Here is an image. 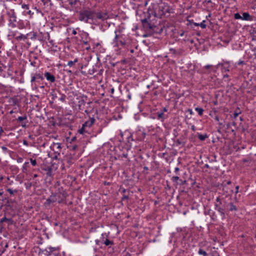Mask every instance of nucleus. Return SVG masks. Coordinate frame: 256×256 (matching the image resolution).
Returning <instances> with one entry per match:
<instances>
[{"mask_svg":"<svg viewBox=\"0 0 256 256\" xmlns=\"http://www.w3.org/2000/svg\"><path fill=\"white\" fill-rule=\"evenodd\" d=\"M77 1H69V4L71 6L76 4Z\"/></svg>","mask_w":256,"mask_h":256,"instance_id":"52","label":"nucleus"},{"mask_svg":"<svg viewBox=\"0 0 256 256\" xmlns=\"http://www.w3.org/2000/svg\"><path fill=\"white\" fill-rule=\"evenodd\" d=\"M198 253V254L202 255V256H208V254L202 248H200Z\"/></svg>","mask_w":256,"mask_h":256,"instance_id":"30","label":"nucleus"},{"mask_svg":"<svg viewBox=\"0 0 256 256\" xmlns=\"http://www.w3.org/2000/svg\"><path fill=\"white\" fill-rule=\"evenodd\" d=\"M50 1H40V5L43 8L45 9V11L48 12L50 10L49 8V2Z\"/></svg>","mask_w":256,"mask_h":256,"instance_id":"17","label":"nucleus"},{"mask_svg":"<svg viewBox=\"0 0 256 256\" xmlns=\"http://www.w3.org/2000/svg\"><path fill=\"white\" fill-rule=\"evenodd\" d=\"M108 18L109 16L107 12H95L94 11V22H97L98 20L104 21Z\"/></svg>","mask_w":256,"mask_h":256,"instance_id":"6","label":"nucleus"},{"mask_svg":"<svg viewBox=\"0 0 256 256\" xmlns=\"http://www.w3.org/2000/svg\"><path fill=\"white\" fill-rule=\"evenodd\" d=\"M22 8L24 9L28 10V4H22Z\"/></svg>","mask_w":256,"mask_h":256,"instance_id":"51","label":"nucleus"},{"mask_svg":"<svg viewBox=\"0 0 256 256\" xmlns=\"http://www.w3.org/2000/svg\"><path fill=\"white\" fill-rule=\"evenodd\" d=\"M94 72V68H92V70H90L89 73L90 74H93Z\"/></svg>","mask_w":256,"mask_h":256,"instance_id":"58","label":"nucleus"},{"mask_svg":"<svg viewBox=\"0 0 256 256\" xmlns=\"http://www.w3.org/2000/svg\"><path fill=\"white\" fill-rule=\"evenodd\" d=\"M180 170V169L176 167L174 168V172H178Z\"/></svg>","mask_w":256,"mask_h":256,"instance_id":"63","label":"nucleus"},{"mask_svg":"<svg viewBox=\"0 0 256 256\" xmlns=\"http://www.w3.org/2000/svg\"><path fill=\"white\" fill-rule=\"evenodd\" d=\"M38 176V175L37 174H34L32 176V179H34Z\"/></svg>","mask_w":256,"mask_h":256,"instance_id":"62","label":"nucleus"},{"mask_svg":"<svg viewBox=\"0 0 256 256\" xmlns=\"http://www.w3.org/2000/svg\"><path fill=\"white\" fill-rule=\"evenodd\" d=\"M128 198V194H124L122 197V200L124 201L125 200H127Z\"/></svg>","mask_w":256,"mask_h":256,"instance_id":"48","label":"nucleus"},{"mask_svg":"<svg viewBox=\"0 0 256 256\" xmlns=\"http://www.w3.org/2000/svg\"><path fill=\"white\" fill-rule=\"evenodd\" d=\"M78 132L80 134H84L85 133H88V130H86V128L82 125V127L78 130Z\"/></svg>","mask_w":256,"mask_h":256,"instance_id":"29","label":"nucleus"},{"mask_svg":"<svg viewBox=\"0 0 256 256\" xmlns=\"http://www.w3.org/2000/svg\"><path fill=\"white\" fill-rule=\"evenodd\" d=\"M216 201L214 209L220 214L222 218H224L225 217V213L226 212V208L228 207V202L224 198H220V196L216 198Z\"/></svg>","mask_w":256,"mask_h":256,"instance_id":"2","label":"nucleus"},{"mask_svg":"<svg viewBox=\"0 0 256 256\" xmlns=\"http://www.w3.org/2000/svg\"><path fill=\"white\" fill-rule=\"evenodd\" d=\"M56 202V200L54 199V197L53 196H51L50 198H48L46 202H44V204L46 206L50 205L51 203H53Z\"/></svg>","mask_w":256,"mask_h":256,"instance_id":"22","label":"nucleus"},{"mask_svg":"<svg viewBox=\"0 0 256 256\" xmlns=\"http://www.w3.org/2000/svg\"><path fill=\"white\" fill-rule=\"evenodd\" d=\"M236 206L234 205V204L232 202H228V207L226 208V211L229 212H236L237 210Z\"/></svg>","mask_w":256,"mask_h":256,"instance_id":"16","label":"nucleus"},{"mask_svg":"<svg viewBox=\"0 0 256 256\" xmlns=\"http://www.w3.org/2000/svg\"><path fill=\"white\" fill-rule=\"evenodd\" d=\"M44 76L48 81L50 82L51 83L55 82L56 78L50 72H46L44 73Z\"/></svg>","mask_w":256,"mask_h":256,"instance_id":"14","label":"nucleus"},{"mask_svg":"<svg viewBox=\"0 0 256 256\" xmlns=\"http://www.w3.org/2000/svg\"><path fill=\"white\" fill-rule=\"evenodd\" d=\"M212 66V65H210V64H208V65H206L204 68L206 69H208L210 68H211Z\"/></svg>","mask_w":256,"mask_h":256,"instance_id":"57","label":"nucleus"},{"mask_svg":"<svg viewBox=\"0 0 256 256\" xmlns=\"http://www.w3.org/2000/svg\"><path fill=\"white\" fill-rule=\"evenodd\" d=\"M141 22L144 29L150 32L154 24L148 21V19L146 18L142 20Z\"/></svg>","mask_w":256,"mask_h":256,"instance_id":"9","label":"nucleus"},{"mask_svg":"<svg viewBox=\"0 0 256 256\" xmlns=\"http://www.w3.org/2000/svg\"><path fill=\"white\" fill-rule=\"evenodd\" d=\"M251 36L252 37V40L256 41V29L254 28L251 32Z\"/></svg>","mask_w":256,"mask_h":256,"instance_id":"32","label":"nucleus"},{"mask_svg":"<svg viewBox=\"0 0 256 256\" xmlns=\"http://www.w3.org/2000/svg\"><path fill=\"white\" fill-rule=\"evenodd\" d=\"M86 102L84 100H81L78 102V107L80 110H84L85 109Z\"/></svg>","mask_w":256,"mask_h":256,"instance_id":"19","label":"nucleus"},{"mask_svg":"<svg viewBox=\"0 0 256 256\" xmlns=\"http://www.w3.org/2000/svg\"><path fill=\"white\" fill-rule=\"evenodd\" d=\"M198 138L202 141L204 140L206 138H208V136L207 134H198Z\"/></svg>","mask_w":256,"mask_h":256,"instance_id":"25","label":"nucleus"},{"mask_svg":"<svg viewBox=\"0 0 256 256\" xmlns=\"http://www.w3.org/2000/svg\"><path fill=\"white\" fill-rule=\"evenodd\" d=\"M238 112L236 111L234 114V118H236L237 116L241 113V112L240 111L238 108Z\"/></svg>","mask_w":256,"mask_h":256,"instance_id":"38","label":"nucleus"},{"mask_svg":"<svg viewBox=\"0 0 256 256\" xmlns=\"http://www.w3.org/2000/svg\"><path fill=\"white\" fill-rule=\"evenodd\" d=\"M95 122V119L94 118H90L89 120L86 121L84 124H82V126L85 127L86 130L90 128V127L94 124Z\"/></svg>","mask_w":256,"mask_h":256,"instance_id":"15","label":"nucleus"},{"mask_svg":"<svg viewBox=\"0 0 256 256\" xmlns=\"http://www.w3.org/2000/svg\"><path fill=\"white\" fill-rule=\"evenodd\" d=\"M30 162H31V164L33 166H36L37 164V162H36V160H33L32 158H30Z\"/></svg>","mask_w":256,"mask_h":256,"instance_id":"44","label":"nucleus"},{"mask_svg":"<svg viewBox=\"0 0 256 256\" xmlns=\"http://www.w3.org/2000/svg\"><path fill=\"white\" fill-rule=\"evenodd\" d=\"M44 79V78L42 73H36L35 74L32 75L30 80L32 86H34L35 88H37V84H40V81Z\"/></svg>","mask_w":256,"mask_h":256,"instance_id":"5","label":"nucleus"},{"mask_svg":"<svg viewBox=\"0 0 256 256\" xmlns=\"http://www.w3.org/2000/svg\"><path fill=\"white\" fill-rule=\"evenodd\" d=\"M27 118L26 116H19L16 119L18 122H22Z\"/></svg>","mask_w":256,"mask_h":256,"instance_id":"42","label":"nucleus"},{"mask_svg":"<svg viewBox=\"0 0 256 256\" xmlns=\"http://www.w3.org/2000/svg\"><path fill=\"white\" fill-rule=\"evenodd\" d=\"M240 188V186H237L236 187V194H237L238 192V189Z\"/></svg>","mask_w":256,"mask_h":256,"instance_id":"54","label":"nucleus"},{"mask_svg":"<svg viewBox=\"0 0 256 256\" xmlns=\"http://www.w3.org/2000/svg\"><path fill=\"white\" fill-rule=\"evenodd\" d=\"M244 63V61H242V60H240L238 62V65H240V64H243Z\"/></svg>","mask_w":256,"mask_h":256,"instance_id":"60","label":"nucleus"},{"mask_svg":"<svg viewBox=\"0 0 256 256\" xmlns=\"http://www.w3.org/2000/svg\"><path fill=\"white\" fill-rule=\"evenodd\" d=\"M26 188L27 190H29L32 186V183L31 182H27L25 183Z\"/></svg>","mask_w":256,"mask_h":256,"instance_id":"45","label":"nucleus"},{"mask_svg":"<svg viewBox=\"0 0 256 256\" xmlns=\"http://www.w3.org/2000/svg\"><path fill=\"white\" fill-rule=\"evenodd\" d=\"M96 244L97 246H100L101 243V241L100 240H95Z\"/></svg>","mask_w":256,"mask_h":256,"instance_id":"50","label":"nucleus"},{"mask_svg":"<svg viewBox=\"0 0 256 256\" xmlns=\"http://www.w3.org/2000/svg\"><path fill=\"white\" fill-rule=\"evenodd\" d=\"M4 176L2 175H0V182L3 180Z\"/></svg>","mask_w":256,"mask_h":256,"instance_id":"64","label":"nucleus"},{"mask_svg":"<svg viewBox=\"0 0 256 256\" xmlns=\"http://www.w3.org/2000/svg\"><path fill=\"white\" fill-rule=\"evenodd\" d=\"M138 134H140L142 135V136L140 138H138L139 140H143L144 138L146 136V134L145 132H140L138 133Z\"/></svg>","mask_w":256,"mask_h":256,"instance_id":"36","label":"nucleus"},{"mask_svg":"<svg viewBox=\"0 0 256 256\" xmlns=\"http://www.w3.org/2000/svg\"><path fill=\"white\" fill-rule=\"evenodd\" d=\"M23 144L24 145L26 146H28V142L26 140H23Z\"/></svg>","mask_w":256,"mask_h":256,"instance_id":"53","label":"nucleus"},{"mask_svg":"<svg viewBox=\"0 0 256 256\" xmlns=\"http://www.w3.org/2000/svg\"><path fill=\"white\" fill-rule=\"evenodd\" d=\"M84 113L86 114H88L90 113V111H89L87 109H84Z\"/></svg>","mask_w":256,"mask_h":256,"instance_id":"55","label":"nucleus"},{"mask_svg":"<svg viewBox=\"0 0 256 256\" xmlns=\"http://www.w3.org/2000/svg\"><path fill=\"white\" fill-rule=\"evenodd\" d=\"M196 111L200 116H202L204 112V110L202 108L197 107L195 108Z\"/></svg>","mask_w":256,"mask_h":256,"instance_id":"34","label":"nucleus"},{"mask_svg":"<svg viewBox=\"0 0 256 256\" xmlns=\"http://www.w3.org/2000/svg\"><path fill=\"white\" fill-rule=\"evenodd\" d=\"M18 27L19 29H24L26 28L24 22L22 20L18 22Z\"/></svg>","mask_w":256,"mask_h":256,"instance_id":"27","label":"nucleus"},{"mask_svg":"<svg viewBox=\"0 0 256 256\" xmlns=\"http://www.w3.org/2000/svg\"><path fill=\"white\" fill-rule=\"evenodd\" d=\"M106 234H102L100 238V240L102 244H103V241L102 240L104 241V240H106Z\"/></svg>","mask_w":256,"mask_h":256,"instance_id":"39","label":"nucleus"},{"mask_svg":"<svg viewBox=\"0 0 256 256\" xmlns=\"http://www.w3.org/2000/svg\"><path fill=\"white\" fill-rule=\"evenodd\" d=\"M191 129L194 131V132L196 130V127L194 125H192V126H191Z\"/></svg>","mask_w":256,"mask_h":256,"instance_id":"59","label":"nucleus"},{"mask_svg":"<svg viewBox=\"0 0 256 256\" xmlns=\"http://www.w3.org/2000/svg\"><path fill=\"white\" fill-rule=\"evenodd\" d=\"M220 66L222 68V72H228L230 70V65L228 62H225L223 60L222 62L218 63L216 65V68H218Z\"/></svg>","mask_w":256,"mask_h":256,"instance_id":"10","label":"nucleus"},{"mask_svg":"<svg viewBox=\"0 0 256 256\" xmlns=\"http://www.w3.org/2000/svg\"><path fill=\"white\" fill-rule=\"evenodd\" d=\"M234 18L236 20H242V16L239 13H236L234 14Z\"/></svg>","mask_w":256,"mask_h":256,"instance_id":"37","label":"nucleus"},{"mask_svg":"<svg viewBox=\"0 0 256 256\" xmlns=\"http://www.w3.org/2000/svg\"><path fill=\"white\" fill-rule=\"evenodd\" d=\"M10 220H11V219L7 218L6 216H4L0 220V222L1 223H2V222H9Z\"/></svg>","mask_w":256,"mask_h":256,"instance_id":"43","label":"nucleus"},{"mask_svg":"<svg viewBox=\"0 0 256 256\" xmlns=\"http://www.w3.org/2000/svg\"><path fill=\"white\" fill-rule=\"evenodd\" d=\"M54 197V199L56 200V202H58L59 204L63 202L66 197V192H59L55 195L53 196Z\"/></svg>","mask_w":256,"mask_h":256,"instance_id":"8","label":"nucleus"},{"mask_svg":"<svg viewBox=\"0 0 256 256\" xmlns=\"http://www.w3.org/2000/svg\"><path fill=\"white\" fill-rule=\"evenodd\" d=\"M2 149L3 151V152L4 153H8L10 152V150H8V148L5 146H2Z\"/></svg>","mask_w":256,"mask_h":256,"instance_id":"47","label":"nucleus"},{"mask_svg":"<svg viewBox=\"0 0 256 256\" xmlns=\"http://www.w3.org/2000/svg\"><path fill=\"white\" fill-rule=\"evenodd\" d=\"M158 119L161 121H164L166 118L162 111H158L157 112Z\"/></svg>","mask_w":256,"mask_h":256,"instance_id":"21","label":"nucleus"},{"mask_svg":"<svg viewBox=\"0 0 256 256\" xmlns=\"http://www.w3.org/2000/svg\"><path fill=\"white\" fill-rule=\"evenodd\" d=\"M26 34L28 36V38H30L32 40H35L36 39V34L35 32H32L28 33Z\"/></svg>","mask_w":256,"mask_h":256,"instance_id":"23","label":"nucleus"},{"mask_svg":"<svg viewBox=\"0 0 256 256\" xmlns=\"http://www.w3.org/2000/svg\"><path fill=\"white\" fill-rule=\"evenodd\" d=\"M108 236H106V238L104 241H103V244H105L106 246H108L109 248H110L111 246L114 244V242L112 240H110L108 238Z\"/></svg>","mask_w":256,"mask_h":256,"instance_id":"20","label":"nucleus"},{"mask_svg":"<svg viewBox=\"0 0 256 256\" xmlns=\"http://www.w3.org/2000/svg\"><path fill=\"white\" fill-rule=\"evenodd\" d=\"M164 28V26L162 24H158L157 25L154 24L150 33L160 34L162 32Z\"/></svg>","mask_w":256,"mask_h":256,"instance_id":"7","label":"nucleus"},{"mask_svg":"<svg viewBox=\"0 0 256 256\" xmlns=\"http://www.w3.org/2000/svg\"><path fill=\"white\" fill-rule=\"evenodd\" d=\"M16 17L14 14H12L10 16L9 20V26L12 28H15L16 26Z\"/></svg>","mask_w":256,"mask_h":256,"instance_id":"13","label":"nucleus"},{"mask_svg":"<svg viewBox=\"0 0 256 256\" xmlns=\"http://www.w3.org/2000/svg\"><path fill=\"white\" fill-rule=\"evenodd\" d=\"M78 62V59L77 58H76L73 61H68L66 66H69L70 67H72L74 66V64Z\"/></svg>","mask_w":256,"mask_h":256,"instance_id":"28","label":"nucleus"},{"mask_svg":"<svg viewBox=\"0 0 256 256\" xmlns=\"http://www.w3.org/2000/svg\"><path fill=\"white\" fill-rule=\"evenodd\" d=\"M242 20L251 21L252 20V17L249 14L248 12H243Z\"/></svg>","mask_w":256,"mask_h":256,"instance_id":"18","label":"nucleus"},{"mask_svg":"<svg viewBox=\"0 0 256 256\" xmlns=\"http://www.w3.org/2000/svg\"><path fill=\"white\" fill-rule=\"evenodd\" d=\"M29 162H25L22 167V172H26L27 171V168L29 166Z\"/></svg>","mask_w":256,"mask_h":256,"instance_id":"31","label":"nucleus"},{"mask_svg":"<svg viewBox=\"0 0 256 256\" xmlns=\"http://www.w3.org/2000/svg\"><path fill=\"white\" fill-rule=\"evenodd\" d=\"M10 102L11 105H12L13 106H16L18 105V98L16 97H14V98H11L10 100Z\"/></svg>","mask_w":256,"mask_h":256,"instance_id":"24","label":"nucleus"},{"mask_svg":"<svg viewBox=\"0 0 256 256\" xmlns=\"http://www.w3.org/2000/svg\"><path fill=\"white\" fill-rule=\"evenodd\" d=\"M16 39L18 40H23L24 41L25 40L28 39L27 34L24 35L22 34H20L19 36L16 37Z\"/></svg>","mask_w":256,"mask_h":256,"instance_id":"26","label":"nucleus"},{"mask_svg":"<svg viewBox=\"0 0 256 256\" xmlns=\"http://www.w3.org/2000/svg\"><path fill=\"white\" fill-rule=\"evenodd\" d=\"M48 248V250H50V252H52L56 250H57L58 249V248H56V247H52V246H50Z\"/></svg>","mask_w":256,"mask_h":256,"instance_id":"46","label":"nucleus"},{"mask_svg":"<svg viewBox=\"0 0 256 256\" xmlns=\"http://www.w3.org/2000/svg\"><path fill=\"white\" fill-rule=\"evenodd\" d=\"M46 172V178L51 180L52 179L53 174L52 168L50 166H48L44 169Z\"/></svg>","mask_w":256,"mask_h":256,"instance_id":"12","label":"nucleus"},{"mask_svg":"<svg viewBox=\"0 0 256 256\" xmlns=\"http://www.w3.org/2000/svg\"><path fill=\"white\" fill-rule=\"evenodd\" d=\"M117 31L115 30V36L114 38V42L115 44L114 46L118 47L120 46L125 48L126 45V40L124 34H116Z\"/></svg>","mask_w":256,"mask_h":256,"instance_id":"4","label":"nucleus"},{"mask_svg":"<svg viewBox=\"0 0 256 256\" xmlns=\"http://www.w3.org/2000/svg\"><path fill=\"white\" fill-rule=\"evenodd\" d=\"M50 148L54 152V153L56 154H58V155L59 156L62 150L61 144L59 142H54L50 146Z\"/></svg>","mask_w":256,"mask_h":256,"instance_id":"11","label":"nucleus"},{"mask_svg":"<svg viewBox=\"0 0 256 256\" xmlns=\"http://www.w3.org/2000/svg\"><path fill=\"white\" fill-rule=\"evenodd\" d=\"M22 160H23L22 158H18V159L17 162H22Z\"/></svg>","mask_w":256,"mask_h":256,"instance_id":"56","label":"nucleus"},{"mask_svg":"<svg viewBox=\"0 0 256 256\" xmlns=\"http://www.w3.org/2000/svg\"><path fill=\"white\" fill-rule=\"evenodd\" d=\"M128 156V154H122V156L125 158H126Z\"/></svg>","mask_w":256,"mask_h":256,"instance_id":"61","label":"nucleus"},{"mask_svg":"<svg viewBox=\"0 0 256 256\" xmlns=\"http://www.w3.org/2000/svg\"><path fill=\"white\" fill-rule=\"evenodd\" d=\"M206 20H203L202 22L200 23V26L202 28H205L206 26V24H205Z\"/></svg>","mask_w":256,"mask_h":256,"instance_id":"40","label":"nucleus"},{"mask_svg":"<svg viewBox=\"0 0 256 256\" xmlns=\"http://www.w3.org/2000/svg\"><path fill=\"white\" fill-rule=\"evenodd\" d=\"M148 10L150 14H154L156 17L160 16L166 12H170L168 6L162 1H159V2L156 1L152 3L151 6L148 8Z\"/></svg>","mask_w":256,"mask_h":256,"instance_id":"1","label":"nucleus"},{"mask_svg":"<svg viewBox=\"0 0 256 256\" xmlns=\"http://www.w3.org/2000/svg\"><path fill=\"white\" fill-rule=\"evenodd\" d=\"M79 20L85 22L94 23V11L84 10L79 13Z\"/></svg>","mask_w":256,"mask_h":256,"instance_id":"3","label":"nucleus"},{"mask_svg":"<svg viewBox=\"0 0 256 256\" xmlns=\"http://www.w3.org/2000/svg\"><path fill=\"white\" fill-rule=\"evenodd\" d=\"M179 180V177L178 176H174L172 177V180L174 182H176L178 180Z\"/></svg>","mask_w":256,"mask_h":256,"instance_id":"49","label":"nucleus"},{"mask_svg":"<svg viewBox=\"0 0 256 256\" xmlns=\"http://www.w3.org/2000/svg\"><path fill=\"white\" fill-rule=\"evenodd\" d=\"M66 96L64 94H60V97L59 98L60 100L64 102Z\"/></svg>","mask_w":256,"mask_h":256,"instance_id":"41","label":"nucleus"},{"mask_svg":"<svg viewBox=\"0 0 256 256\" xmlns=\"http://www.w3.org/2000/svg\"><path fill=\"white\" fill-rule=\"evenodd\" d=\"M6 191L9 192L10 195H14L18 192L16 190H12V188H8L6 190Z\"/></svg>","mask_w":256,"mask_h":256,"instance_id":"33","label":"nucleus"},{"mask_svg":"<svg viewBox=\"0 0 256 256\" xmlns=\"http://www.w3.org/2000/svg\"><path fill=\"white\" fill-rule=\"evenodd\" d=\"M42 252L44 253V254L46 256H49L51 254L50 252V250H48L47 248L44 250H42Z\"/></svg>","mask_w":256,"mask_h":256,"instance_id":"35","label":"nucleus"}]
</instances>
